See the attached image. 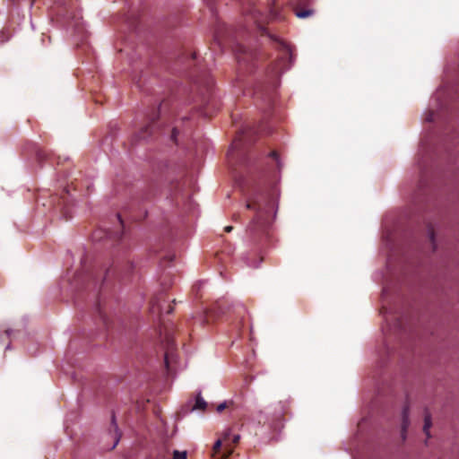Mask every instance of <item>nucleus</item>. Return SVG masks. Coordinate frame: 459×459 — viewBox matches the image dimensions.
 I'll list each match as a JSON object with an SVG mask.
<instances>
[{"label":"nucleus","mask_w":459,"mask_h":459,"mask_svg":"<svg viewBox=\"0 0 459 459\" xmlns=\"http://www.w3.org/2000/svg\"><path fill=\"white\" fill-rule=\"evenodd\" d=\"M247 208L255 212L249 232L257 243L270 237V229L277 212V197L274 193H260L247 201Z\"/></svg>","instance_id":"f257e3e1"},{"label":"nucleus","mask_w":459,"mask_h":459,"mask_svg":"<svg viewBox=\"0 0 459 459\" xmlns=\"http://www.w3.org/2000/svg\"><path fill=\"white\" fill-rule=\"evenodd\" d=\"M121 273H122V268H121L120 264H112L110 267L105 269L104 276L101 280V284L100 287V294L98 296L95 309H96V313L98 314V316L100 317V319L102 321V323L104 324V325L107 328L109 327V323H108V314L106 311V303H105L104 299L102 298V290L104 288V285L106 284V282L111 276H118Z\"/></svg>","instance_id":"f03ea898"},{"label":"nucleus","mask_w":459,"mask_h":459,"mask_svg":"<svg viewBox=\"0 0 459 459\" xmlns=\"http://www.w3.org/2000/svg\"><path fill=\"white\" fill-rule=\"evenodd\" d=\"M75 7L76 4L73 0L63 2L57 11V15L63 17L69 26L79 27L81 16L76 13Z\"/></svg>","instance_id":"7ed1b4c3"},{"label":"nucleus","mask_w":459,"mask_h":459,"mask_svg":"<svg viewBox=\"0 0 459 459\" xmlns=\"http://www.w3.org/2000/svg\"><path fill=\"white\" fill-rule=\"evenodd\" d=\"M159 118V111H153L148 118V124L143 126L134 135L135 141L146 140L152 136L158 131L159 126L157 120Z\"/></svg>","instance_id":"20e7f679"},{"label":"nucleus","mask_w":459,"mask_h":459,"mask_svg":"<svg viewBox=\"0 0 459 459\" xmlns=\"http://www.w3.org/2000/svg\"><path fill=\"white\" fill-rule=\"evenodd\" d=\"M314 0H298L293 6V12L298 18L305 19L314 14L311 7Z\"/></svg>","instance_id":"39448f33"},{"label":"nucleus","mask_w":459,"mask_h":459,"mask_svg":"<svg viewBox=\"0 0 459 459\" xmlns=\"http://www.w3.org/2000/svg\"><path fill=\"white\" fill-rule=\"evenodd\" d=\"M196 83L198 84V87L200 88L201 91H203V88L205 91V92L202 91V93H201L202 94V102L204 103V105L208 106L211 101V98H212V90L213 87V80L211 77L205 76L204 78L199 79L196 82Z\"/></svg>","instance_id":"423d86ee"},{"label":"nucleus","mask_w":459,"mask_h":459,"mask_svg":"<svg viewBox=\"0 0 459 459\" xmlns=\"http://www.w3.org/2000/svg\"><path fill=\"white\" fill-rule=\"evenodd\" d=\"M256 57V53L251 49L247 48L245 46L239 45L236 49V58L238 63L242 65H247Z\"/></svg>","instance_id":"0eeeda50"},{"label":"nucleus","mask_w":459,"mask_h":459,"mask_svg":"<svg viewBox=\"0 0 459 459\" xmlns=\"http://www.w3.org/2000/svg\"><path fill=\"white\" fill-rule=\"evenodd\" d=\"M167 303L166 295L161 292L153 297L150 302V312L160 317L163 311V305Z\"/></svg>","instance_id":"6e6552de"},{"label":"nucleus","mask_w":459,"mask_h":459,"mask_svg":"<svg viewBox=\"0 0 459 459\" xmlns=\"http://www.w3.org/2000/svg\"><path fill=\"white\" fill-rule=\"evenodd\" d=\"M244 136L238 135L236 137L231 144V149L230 150L229 155L232 158H240L242 159V156L244 155Z\"/></svg>","instance_id":"1a4fd4ad"},{"label":"nucleus","mask_w":459,"mask_h":459,"mask_svg":"<svg viewBox=\"0 0 459 459\" xmlns=\"http://www.w3.org/2000/svg\"><path fill=\"white\" fill-rule=\"evenodd\" d=\"M281 61H280V63L276 64L273 66V76H278L281 73L282 68H283V65L281 64L283 62L282 59H286L287 57H290V56H291L290 48L287 44L281 43Z\"/></svg>","instance_id":"9d476101"},{"label":"nucleus","mask_w":459,"mask_h":459,"mask_svg":"<svg viewBox=\"0 0 459 459\" xmlns=\"http://www.w3.org/2000/svg\"><path fill=\"white\" fill-rule=\"evenodd\" d=\"M409 408L405 406L403 410V422H402V437L405 439V432L407 428L409 427Z\"/></svg>","instance_id":"9b49d317"},{"label":"nucleus","mask_w":459,"mask_h":459,"mask_svg":"<svg viewBox=\"0 0 459 459\" xmlns=\"http://www.w3.org/2000/svg\"><path fill=\"white\" fill-rule=\"evenodd\" d=\"M65 194L67 195V196H61V197H60V200H61V201L59 202L58 205H59V206H61V207H60V211H61V212H62V214H63L64 218H65V220H68V219L71 217V215H70V214L68 213V212L65 210V205H66V204L68 203V195H69V191H68V189H65Z\"/></svg>","instance_id":"f8f14e48"},{"label":"nucleus","mask_w":459,"mask_h":459,"mask_svg":"<svg viewBox=\"0 0 459 459\" xmlns=\"http://www.w3.org/2000/svg\"><path fill=\"white\" fill-rule=\"evenodd\" d=\"M207 403L203 398L201 393H198L195 397V403L192 410H200V411H205L207 407Z\"/></svg>","instance_id":"ddd939ff"},{"label":"nucleus","mask_w":459,"mask_h":459,"mask_svg":"<svg viewBox=\"0 0 459 459\" xmlns=\"http://www.w3.org/2000/svg\"><path fill=\"white\" fill-rule=\"evenodd\" d=\"M280 411L275 410L276 417H282L284 414L288 413L290 410V404L287 402H280L279 403Z\"/></svg>","instance_id":"4468645a"},{"label":"nucleus","mask_w":459,"mask_h":459,"mask_svg":"<svg viewBox=\"0 0 459 459\" xmlns=\"http://www.w3.org/2000/svg\"><path fill=\"white\" fill-rule=\"evenodd\" d=\"M85 278L88 281L87 284H92L94 287H96L99 284V281H100V276L99 275H96V274L91 273H88L85 276Z\"/></svg>","instance_id":"2eb2a0df"},{"label":"nucleus","mask_w":459,"mask_h":459,"mask_svg":"<svg viewBox=\"0 0 459 459\" xmlns=\"http://www.w3.org/2000/svg\"><path fill=\"white\" fill-rule=\"evenodd\" d=\"M174 348V343L171 340L168 338V347L167 351L165 352L164 361L167 367H169V358L170 353L172 352V350Z\"/></svg>","instance_id":"dca6fc26"},{"label":"nucleus","mask_w":459,"mask_h":459,"mask_svg":"<svg viewBox=\"0 0 459 459\" xmlns=\"http://www.w3.org/2000/svg\"><path fill=\"white\" fill-rule=\"evenodd\" d=\"M431 420L429 415H426L424 419V426H423V431L427 435L428 437H430L429 435V429L431 427Z\"/></svg>","instance_id":"f3484780"},{"label":"nucleus","mask_w":459,"mask_h":459,"mask_svg":"<svg viewBox=\"0 0 459 459\" xmlns=\"http://www.w3.org/2000/svg\"><path fill=\"white\" fill-rule=\"evenodd\" d=\"M252 17L254 18L255 22H261L264 21L262 18V13H261L260 10H258L256 8H254L252 10Z\"/></svg>","instance_id":"a211bd4d"},{"label":"nucleus","mask_w":459,"mask_h":459,"mask_svg":"<svg viewBox=\"0 0 459 459\" xmlns=\"http://www.w3.org/2000/svg\"><path fill=\"white\" fill-rule=\"evenodd\" d=\"M428 231H429V241L433 247V250L436 249V244H435V233H434V230L433 228L429 225L428 227Z\"/></svg>","instance_id":"6ab92c4d"},{"label":"nucleus","mask_w":459,"mask_h":459,"mask_svg":"<svg viewBox=\"0 0 459 459\" xmlns=\"http://www.w3.org/2000/svg\"><path fill=\"white\" fill-rule=\"evenodd\" d=\"M173 459H186V452L175 450L173 453Z\"/></svg>","instance_id":"aec40b11"},{"label":"nucleus","mask_w":459,"mask_h":459,"mask_svg":"<svg viewBox=\"0 0 459 459\" xmlns=\"http://www.w3.org/2000/svg\"><path fill=\"white\" fill-rule=\"evenodd\" d=\"M112 425L114 427L115 432H116V441H115V444L113 446V447H115L117 446V444L118 443V441H119L120 435L117 434V426L115 423V416L114 415L112 416Z\"/></svg>","instance_id":"412c9836"},{"label":"nucleus","mask_w":459,"mask_h":459,"mask_svg":"<svg viewBox=\"0 0 459 459\" xmlns=\"http://www.w3.org/2000/svg\"><path fill=\"white\" fill-rule=\"evenodd\" d=\"M221 444H222L221 439H218V440L214 443V445H213V448H212V450H213V453H214V454H218V453H220L221 448Z\"/></svg>","instance_id":"4be33fe9"},{"label":"nucleus","mask_w":459,"mask_h":459,"mask_svg":"<svg viewBox=\"0 0 459 459\" xmlns=\"http://www.w3.org/2000/svg\"><path fill=\"white\" fill-rule=\"evenodd\" d=\"M394 327L399 329V330H403V319L401 317H398V318L395 319Z\"/></svg>","instance_id":"5701e85b"},{"label":"nucleus","mask_w":459,"mask_h":459,"mask_svg":"<svg viewBox=\"0 0 459 459\" xmlns=\"http://www.w3.org/2000/svg\"><path fill=\"white\" fill-rule=\"evenodd\" d=\"M232 453H233V449H232V448L228 449V450L224 453V455H223V456H222V459H227V458H229V457L232 455Z\"/></svg>","instance_id":"b1692460"},{"label":"nucleus","mask_w":459,"mask_h":459,"mask_svg":"<svg viewBox=\"0 0 459 459\" xmlns=\"http://www.w3.org/2000/svg\"><path fill=\"white\" fill-rule=\"evenodd\" d=\"M178 134V129H177V128H173V130H172V134H171V139H172L175 143H177V139H176V138H177V134Z\"/></svg>","instance_id":"393cba45"},{"label":"nucleus","mask_w":459,"mask_h":459,"mask_svg":"<svg viewBox=\"0 0 459 459\" xmlns=\"http://www.w3.org/2000/svg\"><path fill=\"white\" fill-rule=\"evenodd\" d=\"M226 407H227V403H221V404H219L217 406L216 410H217L218 412H221Z\"/></svg>","instance_id":"a878e982"},{"label":"nucleus","mask_w":459,"mask_h":459,"mask_svg":"<svg viewBox=\"0 0 459 459\" xmlns=\"http://www.w3.org/2000/svg\"><path fill=\"white\" fill-rule=\"evenodd\" d=\"M435 117V113L433 111L429 112V115L426 117V120L429 122H432Z\"/></svg>","instance_id":"bb28decb"},{"label":"nucleus","mask_w":459,"mask_h":459,"mask_svg":"<svg viewBox=\"0 0 459 459\" xmlns=\"http://www.w3.org/2000/svg\"><path fill=\"white\" fill-rule=\"evenodd\" d=\"M270 156H271L273 159H274L277 162H279V160H278V153H277V152H276V151H272V152H270Z\"/></svg>","instance_id":"cd10ccee"},{"label":"nucleus","mask_w":459,"mask_h":459,"mask_svg":"<svg viewBox=\"0 0 459 459\" xmlns=\"http://www.w3.org/2000/svg\"><path fill=\"white\" fill-rule=\"evenodd\" d=\"M240 436L239 435H234L232 438V443L234 445H237L239 442Z\"/></svg>","instance_id":"c85d7f7f"},{"label":"nucleus","mask_w":459,"mask_h":459,"mask_svg":"<svg viewBox=\"0 0 459 459\" xmlns=\"http://www.w3.org/2000/svg\"><path fill=\"white\" fill-rule=\"evenodd\" d=\"M173 309H174L173 306H172L171 304H168V305H167V310H166V313H167V314H170V313H172V312H173Z\"/></svg>","instance_id":"c756f323"},{"label":"nucleus","mask_w":459,"mask_h":459,"mask_svg":"<svg viewBox=\"0 0 459 459\" xmlns=\"http://www.w3.org/2000/svg\"><path fill=\"white\" fill-rule=\"evenodd\" d=\"M230 438V430L226 431L223 436V440L227 441Z\"/></svg>","instance_id":"7c9ffc66"},{"label":"nucleus","mask_w":459,"mask_h":459,"mask_svg":"<svg viewBox=\"0 0 459 459\" xmlns=\"http://www.w3.org/2000/svg\"><path fill=\"white\" fill-rule=\"evenodd\" d=\"M37 156H38V159H39V160L43 159V158H44V153H43V152H41V151L38 152Z\"/></svg>","instance_id":"2f4dec72"},{"label":"nucleus","mask_w":459,"mask_h":459,"mask_svg":"<svg viewBox=\"0 0 459 459\" xmlns=\"http://www.w3.org/2000/svg\"><path fill=\"white\" fill-rule=\"evenodd\" d=\"M232 229H233V227H232V226H226V227L224 228V230H225L226 232H230V231L232 230Z\"/></svg>","instance_id":"473e14b6"},{"label":"nucleus","mask_w":459,"mask_h":459,"mask_svg":"<svg viewBox=\"0 0 459 459\" xmlns=\"http://www.w3.org/2000/svg\"><path fill=\"white\" fill-rule=\"evenodd\" d=\"M1 331H4V333H5L7 336H9V335H10V332H11V331H10L9 329L2 330V329L0 328V332H1Z\"/></svg>","instance_id":"72a5a7b5"},{"label":"nucleus","mask_w":459,"mask_h":459,"mask_svg":"<svg viewBox=\"0 0 459 459\" xmlns=\"http://www.w3.org/2000/svg\"><path fill=\"white\" fill-rule=\"evenodd\" d=\"M117 219H118V221H119L120 224H123V221L121 220V218H120V216H119V215H117Z\"/></svg>","instance_id":"f704fd0d"}]
</instances>
